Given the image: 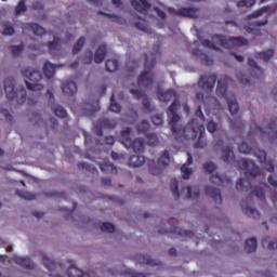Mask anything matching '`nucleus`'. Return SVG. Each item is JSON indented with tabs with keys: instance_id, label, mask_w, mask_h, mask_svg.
I'll list each match as a JSON object with an SVG mask.
<instances>
[{
	"instance_id": "1",
	"label": "nucleus",
	"mask_w": 277,
	"mask_h": 277,
	"mask_svg": "<svg viewBox=\"0 0 277 277\" xmlns=\"http://www.w3.org/2000/svg\"><path fill=\"white\" fill-rule=\"evenodd\" d=\"M237 166L240 170H243L245 176H247V186L243 184V179L240 177L237 180L236 189L238 192H250V189H252V181H254L256 176L265 179L263 170L252 160L240 159L237 161Z\"/></svg>"
},
{
	"instance_id": "2",
	"label": "nucleus",
	"mask_w": 277,
	"mask_h": 277,
	"mask_svg": "<svg viewBox=\"0 0 277 277\" xmlns=\"http://www.w3.org/2000/svg\"><path fill=\"white\" fill-rule=\"evenodd\" d=\"M233 81L228 76H222L216 84V96H222L227 102L228 111L232 116H237L239 104L235 98V93H228V83Z\"/></svg>"
},
{
	"instance_id": "3",
	"label": "nucleus",
	"mask_w": 277,
	"mask_h": 277,
	"mask_svg": "<svg viewBox=\"0 0 277 277\" xmlns=\"http://www.w3.org/2000/svg\"><path fill=\"white\" fill-rule=\"evenodd\" d=\"M198 135V140L195 143L196 148H206L207 142H205V126L198 123V120L193 119L183 130L182 140H196Z\"/></svg>"
},
{
	"instance_id": "4",
	"label": "nucleus",
	"mask_w": 277,
	"mask_h": 277,
	"mask_svg": "<svg viewBox=\"0 0 277 277\" xmlns=\"http://www.w3.org/2000/svg\"><path fill=\"white\" fill-rule=\"evenodd\" d=\"M155 64H157L155 54H145V69L137 77V83L141 88H153V85L155 84V72H153Z\"/></svg>"
},
{
	"instance_id": "5",
	"label": "nucleus",
	"mask_w": 277,
	"mask_h": 277,
	"mask_svg": "<svg viewBox=\"0 0 277 277\" xmlns=\"http://www.w3.org/2000/svg\"><path fill=\"white\" fill-rule=\"evenodd\" d=\"M119 142L126 146V148H132L134 153H144L146 148V142L142 137L133 140V130L126 128L119 137Z\"/></svg>"
},
{
	"instance_id": "6",
	"label": "nucleus",
	"mask_w": 277,
	"mask_h": 277,
	"mask_svg": "<svg viewBox=\"0 0 277 277\" xmlns=\"http://www.w3.org/2000/svg\"><path fill=\"white\" fill-rule=\"evenodd\" d=\"M213 42L224 49H237V47H248V39L243 37H226L222 35H213Z\"/></svg>"
},
{
	"instance_id": "7",
	"label": "nucleus",
	"mask_w": 277,
	"mask_h": 277,
	"mask_svg": "<svg viewBox=\"0 0 277 277\" xmlns=\"http://www.w3.org/2000/svg\"><path fill=\"white\" fill-rule=\"evenodd\" d=\"M22 75L31 81H26L27 90H31L32 92H40L44 90V85L40 83V81H42V74L40 70L27 67L22 70Z\"/></svg>"
},
{
	"instance_id": "8",
	"label": "nucleus",
	"mask_w": 277,
	"mask_h": 277,
	"mask_svg": "<svg viewBox=\"0 0 277 277\" xmlns=\"http://www.w3.org/2000/svg\"><path fill=\"white\" fill-rule=\"evenodd\" d=\"M249 135H259V137H268V140H277V119H274L269 123L267 131H264L261 127L251 128Z\"/></svg>"
},
{
	"instance_id": "9",
	"label": "nucleus",
	"mask_w": 277,
	"mask_h": 277,
	"mask_svg": "<svg viewBox=\"0 0 277 277\" xmlns=\"http://www.w3.org/2000/svg\"><path fill=\"white\" fill-rule=\"evenodd\" d=\"M215 81H217V76L215 74H210L207 76H201L199 78L198 85L201 88V90H205V92H213Z\"/></svg>"
},
{
	"instance_id": "10",
	"label": "nucleus",
	"mask_w": 277,
	"mask_h": 277,
	"mask_svg": "<svg viewBox=\"0 0 277 277\" xmlns=\"http://www.w3.org/2000/svg\"><path fill=\"white\" fill-rule=\"evenodd\" d=\"M116 127H118V121H116V119H100L94 124V131L98 137H103V130L116 129Z\"/></svg>"
},
{
	"instance_id": "11",
	"label": "nucleus",
	"mask_w": 277,
	"mask_h": 277,
	"mask_svg": "<svg viewBox=\"0 0 277 277\" xmlns=\"http://www.w3.org/2000/svg\"><path fill=\"white\" fill-rule=\"evenodd\" d=\"M169 116H171L169 124L171 127L172 134L174 135V137L177 142H182L183 141V130L185 128H179V126H177L179 122L181 121V116H179L177 114L169 115Z\"/></svg>"
},
{
	"instance_id": "12",
	"label": "nucleus",
	"mask_w": 277,
	"mask_h": 277,
	"mask_svg": "<svg viewBox=\"0 0 277 277\" xmlns=\"http://www.w3.org/2000/svg\"><path fill=\"white\" fill-rule=\"evenodd\" d=\"M170 14L173 16H183L185 18H198V10L194 8H180L179 10L174 8L169 9Z\"/></svg>"
},
{
	"instance_id": "13",
	"label": "nucleus",
	"mask_w": 277,
	"mask_h": 277,
	"mask_svg": "<svg viewBox=\"0 0 277 277\" xmlns=\"http://www.w3.org/2000/svg\"><path fill=\"white\" fill-rule=\"evenodd\" d=\"M14 78H6L4 80V92L9 101H14V98H18V95L16 94V89L14 88Z\"/></svg>"
},
{
	"instance_id": "14",
	"label": "nucleus",
	"mask_w": 277,
	"mask_h": 277,
	"mask_svg": "<svg viewBox=\"0 0 277 277\" xmlns=\"http://www.w3.org/2000/svg\"><path fill=\"white\" fill-rule=\"evenodd\" d=\"M130 93L136 101H140V98H143V107L146 111H150V100L146 95V93L142 90L137 89H130Z\"/></svg>"
},
{
	"instance_id": "15",
	"label": "nucleus",
	"mask_w": 277,
	"mask_h": 277,
	"mask_svg": "<svg viewBox=\"0 0 277 277\" xmlns=\"http://www.w3.org/2000/svg\"><path fill=\"white\" fill-rule=\"evenodd\" d=\"M23 34H27V31H32L35 36H44L47 34V30L44 28L36 23H25L22 24Z\"/></svg>"
},
{
	"instance_id": "16",
	"label": "nucleus",
	"mask_w": 277,
	"mask_h": 277,
	"mask_svg": "<svg viewBox=\"0 0 277 277\" xmlns=\"http://www.w3.org/2000/svg\"><path fill=\"white\" fill-rule=\"evenodd\" d=\"M241 209L247 217H252L253 220H259V217H261V212L253 208L248 200L242 201Z\"/></svg>"
},
{
	"instance_id": "17",
	"label": "nucleus",
	"mask_w": 277,
	"mask_h": 277,
	"mask_svg": "<svg viewBox=\"0 0 277 277\" xmlns=\"http://www.w3.org/2000/svg\"><path fill=\"white\" fill-rule=\"evenodd\" d=\"M158 98L161 103H170V101H179V94L172 89L158 91Z\"/></svg>"
},
{
	"instance_id": "18",
	"label": "nucleus",
	"mask_w": 277,
	"mask_h": 277,
	"mask_svg": "<svg viewBox=\"0 0 277 277\" xmlns=\"http://www.w3.org/2000/svg\"><path fill=\"white\" fill-rule=\"evenodd\" d=\"M130 3L136 12H141L142 14L148 12L150 10V2L147 0H130Z\"/></svg>"
},
{
	"instance_id": "19",
	"label": "nucleus",
	"mask_w": 277,
	"mask_h": 277,
	"mask_svg": "<svg viewBox=\"0 0 277 277\" xmlns=\"http://www.w3.org/2000/svg\"><path fill=\"white\" fill-rule=\"evenodd\" d=\"M13 262L17 265H21V267H24V269H36V264H34V262L29 258L15 255L13 258Z\"/></svg>"
},
{
	"instance_id": "20",
	"label": "nucleus",
	"mask_w": 277,
	"mask_h": 277,
	"mask_svg": "<svg viewBox=\"0 0 277 277\" xmlns=\"http://www.w3.org/2000/svg\"><path fill=\"white\" fill-rule=\"evenodd\" d=\"M205 193L207 194V196H210L212 200H214L219 205H222V193L220 192V189L211 186H206Z\"/></svg>"
},
{
	"instance_id": "21",
	"label": "nucleus",
	"mask_w": 277,
	"mask_h": 277,
	"mask_svg": "<svg viewBox=\"0 0 277 277\" xmlns=\"http://www.w3.org/2000/svg\"><path fill=\"white\" fill-rule=\"evenodd\" d=\"M192 53L194 57H199V60H201V64L205 66H213V58L209 57V55L200 51V49H195Z\"/></svg>"
},
{
	"instance_id": "22",
	"label": "nucleus",
	"mask_w": 277,
	"mask_h": 277,
	"mask_svg": "<svg viewBox=\"0 0 277 277\" xmlns=\"http://www.w3.org/2000/svg\"><path fill=\"white\" fill-rule=\"evenodd\" d=\"M266 189H269V186L267 185V183L260 182L259 187H255L251 192V196H256V198H259V200H265V190Z\"/></svg>"
},
{
	"instance_id": "23",
	"label": "nucleus",
	"mask_w": 277,
	"mask_h": 277,
	"mask_svg": "<svg viewBox=\"0 0 277 277\" xmlns=\"http://www.w3.org/2000/svg\"><path fill=\"white\" fill-rule=\"evenodd\" d=\"M62 90L67 96H74V94H77V83L75 81H66L63 83Z\"/></svg>"
},
{
	"instance_id": "24",
	"label": "nucleus",
	"mask_w": 277,
	"mask_h": 277,
	"mask_svg": "<svg viewBox=\"0 0 277 277\" xmlns=\"http://www.w3.org/2000/svg\"><path fill=\"white\" fill-rule=\"evenodd\" d=\"M210 183H213V185L222 187V185H230L233 181L230 180V177L220 176L219 174H216L210 176Z\"/></svg>"
},
{
	"instance_id": "25",
	"label": "nucleus",
	"mask_w": 277,
	"mask_h": 277,
	"mask_svg": "<svg viewBox=\"0 0 277 277\" xmlns=\"http://www.w3.org/2000/svg\"><path fill=\"white\" fill-rule=\"evenodd\" d=\"M137 261L140 265H150L151 267H159L161 263L157 260H153V258L148 255H138Z\"/></svg>"
},
{
	"instance_id": "26",
	"label": "nucleus",
	"mask_w": 277,
	"mask_h": 277,
	"mask_svg": "<svg viewBox=\"0 0 277 277\" xmlns=\"http://www.w3.org/2000/svg\"><path fill=\"white\" fill-rule=\"evenodd\" d=\"M55 68H57V65L47 61L43 65L44 77H47V79H53V77H55Z\"/></svg>"
},
{
	"instance_id": "27",
	"label": "nucleus",
	"mask_w": 277,
	"mask_h": 277,
	"mask_svg": "<svg viewBox=\"0 0 277 277\" xmlns=\"http://www.w3.org/2000/svg\"><path fill=\"white\" fill-rule=\"evenodd\" d=\"M106 55H107V45H105V44L100 45L94 53L95 64H101V62H103V60H105Z\"/></svg>"
},
{
	"instance_id": "28",
	"label": "nucleus",
	"mask_w": 277,
	"mask_h": 277,
	"mask_svg": "<svg viewBox=\"0 0 277 277\" xmlns=\"http://www.w3.org/2000/svg\"><path fill=\"white\" fill-rule=\"evenodd\" d=\"M67 276L68 277H90L88 273H83L81 269L75 266V264H70V266L67 268Z\"/></svg>"
},
{
	"instance_id": "29",
	"label": "nucleus",
	"mask_w": 277,
	"mask_h": 277,
	"mask_svg": "<svg viewBox=\"0 0 277 277\" xmlns=\"http://www.w3.org/2000/svg\"><path fill=\"white\" fill-rule=\"evenodd\" d=\"M223 161L225 163L235 164V151H233V147H227L223 149Z\"/></svg>"
},
{
	"instance_id": "30",
	"label": "nucleus",
	"mask_w": 277,
	"mask_h": 277,
	"mask_svg": "<svg viewBox=\"0 0 277 277\" xmlns=\"http://www.w3.org/2000/svg\"><path fill=\"white\" fill-rule=\"evenodd\" d=\"M248 64L251 68H253V77L255 79H261V77H263L264 71L263 69L259 66V64H256V61H254L253 58H249L248 60Z\"/></svg>"
},
{
	"instance_id": "31",
	"label": "nucleus",
	"mask_w": 277,
	"mask_h": 277,
	"mask_svg": "<svg viewBox=\"0 0 277 277\" xmlns=\"http://www.w3.org/2000/svg\"><path fill=\"white\" fill-rule=\"evenodd\" d=\"M100 169L102 170V172H105L106 174H118V168H116V166H114V163L109 161L101 163Z\"/></svg>"
},
{
	"instance_id": "32",
	"label": "nucleus",
	"mask_w": 277,
	"mask_h": 277,
	"mask_svg": "<svg viewBox=\"0 0 277 277\" xmlns=\"http://www.w3.org/2000/svg\"><path fill=\"white\" fill-rule=\"evenodd\" d=\"M146 163V157L133 155L130 157V166L131 168H140Z\"/></svg>"
},
{
	"instance_id": "33",
	"label": "nucleus",
	"mask_w": 277,
	"mask_h": 277,
	"mask_svg": "<svg viewBox=\"0 0 277 277\" xmlns=\"http://www.w3.org/2000/svg\"><path fill=\"white\" fill-rule=\"evenodd\" d=\"M245 251L247 254H252V252H256V238H250L246 240Z\"/></svg>"
},
{
	"instance_id": "34",
	"label": "nucleus",
	"mask_w": 277,
	"mask_h": 277,
	"mask_svg": "<svg viewBox=\"0 0 277 277\" xmlns=\"http://www.w3.org/2000/svg\"><path fill=\"white\" fill-rule=\"evenodd\" d=\"M272 12H276V10L272 9L271 6H263L262 9L254 11L251 15H249V18H259V16H263V14H269Z\"/></svg>"
},
{
	"instance_id": "35",
	"label": "nucleus",
	"mask_w": 277,
	"mask_h": 277,
	"mask_svg": "<svg viewBox=\"0 0 277 277\" xmlns=\"http://www.w3.org/2000/svg\"><path fill=\"white\" fill-rule=\"evenodd\" d=\"M159 168H168L170 166V151L164 150L158 160Z\"/></svg>"
},
{
	"instance_id": "36",
	"label": "nucleus",
	"mask_w": 277,
	"mask_h": 277,
	"mask_svg": "<svg viewBox=\"0 0 277 277\" xmlns=\"http://www.w3.org/2000/svg\"><path fill=\"white\" fill-rule=\"evenodd\" d=\"M105 66L107 72H116V70H118V67L120 66V63L116 58L107 60Z\"/></svg>"
},
{
	"instance_id": "37",
	"label": "nucleus",
	"mask_w": 277,
	"mask_h": 277,
	"mask_svg": "<svg viewBox=\"0 0 277 277\" xmlns=\"http://www.w3.org/2000/svg\"><path fill=\"white\" fill-rule=\"evenodd\" d=\"M255 57H258V60H263V62H269V60H272V57H274V50H266L264 52H258L255 54Z\"/></svg>"
},
{
	"instance_id": "38",
	"label": "nucleus",
	"mask_w": 277,
	"mask_h": 277,
	"mask_svg": "<svg viewBox=\"0 0 277 277\" xmlns=\"http://www.w3.org/2000/svg\"><path fill=\"white\" fill-rule=\"evenodd\" d=\"M262 246L263 248H267L268 250H277V239L272 240L269 237H264L262 239Z\"/></svg>"
},
{
	"instance_id": "39",
	"label": "nucleus",
	"mask_w": 277,
	"mask_h": 277,
	"mask_svg": "<svg viewBox=\"0 0 277 277\" xmlns=\"http://www.w3.org/2000/svg\"><path fill=\"white\" fill-rule=\"evenodd\" d=\"M185 190L187 192L186 198H188V199L196 200V198H199V196H200V190H198L197 187L187 186L185 188Z\"/></svg>"
},
{
	"instance_id": "40",
	"label": "nucleus",
	"mask_w": 277,
	"mask_h": 277,
	"mask_svg": "<svg viewBox=\"0 0 277 277\" xmlns=\"http://www.w3.org/2000/svg\"><path fill=\"white\" fill-rule=\"evenodd\" d=\"M51 109L54 111L57 118H66V116H68L66 109H64V107H62L61 105H51Z\"/></svg>"
},
{
	"instance_id": "41",
	"label": "nucleus",
	"mask_w": 277,
	"mask_h": 277,
	"mask_svg": "<svg viewBox=\"0 0 277 277\" xmlns=\"http://www.w3.org/2000/svg\"><path fill=\"white\" fill-rule=\"evenodd\" d=\"M16 196H18L19 198H23L24 200H36L37 198L36 194L21 190V189L16 190Z\"/></svg>"
},
{
	"instance_id": "42",
	"label": "nucleus",
	"mask_w": 277,
	"mask_h": 277,
	"mask_svg": "<svg viewBox=\"0 0 277 277\" xmlns=\"http://www.w3.org/2000/svg\"><path fill=\"white\" fill-rule=\"evenodd\" d=\"M136 129L138 133H142L143 135H148V131H150V123L146 120H143L140 122Z\"/></svg>"
},
{
	"instance_id": "43",
	"label": "nucleus",
	"mask_w": 277,
	"mask_h": 277,
	"mask_svg": "<svg viewBox=\"0 0 277 277\" xmlns=\"http://www.w3.org/2000/svg\"><path fill=\"white\" fill-rule=\"evenodd\" d=\"M42 263H43L44 267L47 269H49V272H55V269H57V263H55L54 261H52L48 256H43Z\"/></svg>"
},
{
	"instance_id": "44",
	"label": "nucleus",
	"mask_w": 277,
	"mask_h": 277,
	"mask_svg": "<svg viewBox=\"0 0 277 277\" xmlns=\"http://www.w3.org/2000/svg\"><path fill=\"white\" fill-rule=\"evenodd\" d=\"M97 14H102L103 16H107L109 18V21H113V23H119V25H122V23H124V17H121V16L116 15V14H107V13H104L103 11H98Z\"/></svg>"
},
{
	"instance_id": "45",
	"label": "nucleus",
	"mask_w": 277,
	"mask_h": 277,
	"mask_svg": "<svg viewBox=\"0 0 277 277\" xmlns=\"http://www.w3.org/2000/svg\"><path fill=\"white\" fill-rule=\"evenodd\" d=\"M172 233L179 235L180 237H194V232L185 230L181 227H173Z\"/></svg>"
},
{
	"instance_id": "46",
	"label": "nucleus",
	"mask_w": 277,
	"mask_h": 277,
	"mask_svg": "<svg viewBox=\"0 0 277 277\" xmlns=\"http://www.w3.org/2000/svg\"><path fill=\"white\" fill-rule=\"evenodd\" d=\"M170 189H171L175 200H179L181 198V193H179V181L172 180Z\"/></svg>"
},
{
	"instance_id": "47",
	"label": "nucleus",
	"mask_w": 277,
	"mask_h": 277,
	"mask_svg": "<svg viewBox=\"0 0 277 277\" xmlns=\"http://www.w3.org/2000/svg\"><path fill=\"white\" fill-rule=\"evenodd\" d=\"M102 233H116V225L105 222L100 225Z\"/></svg>"
},
{
	"instance_id": "48",
	"label": "nucleus",
	"mask_w": 277,
	"mask_h": 277,
	"mask_svg": "<svg viewBox=\"0 0 277 277\" xmlns=\"http://www.w3.org/2000/svg\"><path fill=\"white\" fill-rule=\"evenodd\" d=\"M79 170H88L91 174H98V170L95 167L90 166L88 162H79L78 163Z\"/></svg>"
},
{
	"instance_id": "49",
	"label": "nucleus",
	"mask_w": 277,
	"mask_h": 277,
	"mask_svg": "<svg viewBox=\"0 0 277 277\" xmlns=\"http://www.w3.org/2000/svg\"><path fill=\"white\" fill-rule=\"evenodd\" d=\"M84 44H85V38L84 37L78 39V41L72 47L74 55H77V53H79V51H81V49H83Z\"/></svg>"
},
{
	"instance_id": "50",
	"label": "nucleus",
	"mask_w": 277,
	"mask_h": 277,
	"mask_svg": "<svg viewBox=\"0 0 277 277\" xmlns=\"http://www.w3.org/2000/svg\"><path fill=\"white\" fill-rule=\"evenodd\" d=\"M110 111H114L115 114H119L120 111V106L119 104L116 103V94H111L110 96V106H109Z\"/></svg>"
},
{
	"instance_id": "51",
	"label": "nucleus",
	"mask_w": 277,
	"mask_h": 277,
	"mask_svg": "<svg viewBox=\"0 0 277 277\" xmlns=\"http://www.w3.org/2000/svg\"><path fill=\"white\" fill-rule=\"evenodd\" d=\"M14 26H12V24L10 22H5L3 24V36H13L14 34Z\"/></svg>"
},
{
	"instance_id": "52",
	"label": "nucleus",
	"mask_w": 277,
	"mask_h": 277,
	"mask_svg": "<svg viewBox=\"0 0 277 277\" xmlns=\"http://www.w3.org/2000/svg\"><path fill=\"white\" fill-rule=\"evenodd\" d=\"M146 137L148 146H157V144H159V137H157L156 134L148 133Z\"/></svg>"
},
{
	"instance_id": "53",
	"label": "nucleus",
	"mask_w": 277,
	"mask_h": 277,
	"mask_svg": "<svg viewBox=\"0 0 277 277\" xmlns=\"http://www.w3.org/2000/svg\"><path fill=\"white\" fill-rule=\"evenodd\" d=\"M48 49L50 53H53V51H57L60 49V39L54 37L53 41L48 42Z\"/></svg>"
},
{
	"instance_id": "54",
	"label": "nucleus",
	"mask_w": 277,
	"mask_h": 277,
	"mask_svg": "<svg viewBox=\"0 0 277 277\" xmlns=\"http://www.w3.org/2000/svg\"><path fill=\"white\" fill-rule=\"evenodd\" d=\"M255 3V0H240L236 3V5L237 8H252Z\"/></svg>"
},
{
	"instance_id": "55",
	"label": "nucleus",
	"mask_w": 277,
	"mask_h": 277,
	"mask_svg": "<svg viewBox=\"0 0 277 277\" xmlns=\"http://www.w3.org/2000/svg\"><path fill=\"white\" fill-rule=\"evenodd\" d=\"M232 129H242L243 121L241 120V117H238L236 119H229Z\"/></svg>"
},
{
	"instance_id": "56",
	"label": "nucleus",
	"mask_w": 277,
	"mask_h": 277,
	"mask_svg": "<svg viewBox=\"0 0 277 277\" xmlns=\"http://www.w3.org/2000/svg\"><path fill=\"white\" fill-rule=\"evenodd\" d=\"M136 29L144 31L145 34H153V30L144 22H137L134 24Z\"/></svg>"
},
{
	"instance_id": "57",
	"label": "nucleus",
	"mask_w": 277,
	"mask_h": 277,
	"mask_svg": "<svg viewBox=\"0 0 277 277\" xmlns=\"http://www.w3.org/2000/svg\"><path fill=\"white\" fill-rule=\"evenodd\" d=\"M182 176L185 181L192 176V169H189V166L183 164L181 167Z\"/></svg>"
},
{
	"instance_id": "58",
	"label": "nucleus",
	"mask_w": 277,
	"mask_h": 277,
	"mask_svg": "<svg viewBox=\"0 0 277 277\" xmlns=\"http://www.w3.org/2000/svg\"><path fill=\"white\" fill-rule=\"evenodd\" d=\"M238 150H239V153H242L243 155H250V153H252V147L246 143H240L238 145Z\"/></svg>"
},
{
	"instance_id": "59",
	"label": "nucleus",
	"mask_w": 277,
	"mask_h": 277,
	"mask_svg": "<svg viewBox=\"0 0 277 277\" xmlns=\"http://www.w3.org/2000/svg\"><path fill=\"white\" fill-rule=\"evenodd\" d=\"M23 49H25V44H19V45H11L10 47V51L12 53V55L16 56V55H21V53H23Z\"/></svg>"
},
{
	"instance_id": "60",
	"label": "nucleus",
	"mask_w": 277,
	"mask_h": 277,
	"mask_svg": "<svg viewBox=\"0 0 277 277\" xmlns=\"http://www.w3.org/2000/svg\"><path fill=\"white\" fill-rule=\"evenodd\" d=\"M255 156L258 157L260 163H265V161H267V153L263 149L255 151Z\"/></svg>"
},
{
	"instance_id": "61",
	"label": "nucleus",
	"mask_w": 277,
	"mask_h": 277,
	"mask_svg": "<svg viewBox=\"0 0 277 277\" xmlns=\"http://www.w3.org/2000/svg\"><path fill=\"white\" fill-rule=\"evenodd\" d=\"M179 110V101L174 100L168 108V116L176 114Z\"/></svg>"
},
{
	"instance_id": "62",
	"label": "nucleus",
	"mask_w": 277,
	"mask_h": 277,
	"mask_svg": "<svg viewBox=\"0 0 277 277\" xmlns=\"http://www.w3.org/2000/svg\"><path fill=\"white\" fill-rule=\"evenodd\" d=\"M148 166L151 174H161V169L159 167H155V160H149Z\"/></svg>"
},
{
	"instance_id": "63",
	"label": "nucleus",
	"mask_w": 277,
	"mask_h": 277,
	"mask_svg": "<svg viewBox=\"0 0 277 277\" xmlns=\"http://www.w3.org/2000/svg\"><path fill=\"white\" fill-rule=\"evenodd\" d=\"M23 12H27V5L24 0H22L15 8V14H23Z\"/></svg>"
},
{
	"instance_id": "64",
	"label": "nucleus",
	"mask_w": 277,
	"mask_h": 277,
	"mask_svg": "<svg viewBox=\"0 0 277 277\" xmlns=\"http://www.w3.org/2000/svg\"><path fill=\"white\" fill-rule=\"evenodd\" d=\"M266 172H272L275 168L274 160H266L265 162H262Z\"/></svg>"
}]
</instances>
